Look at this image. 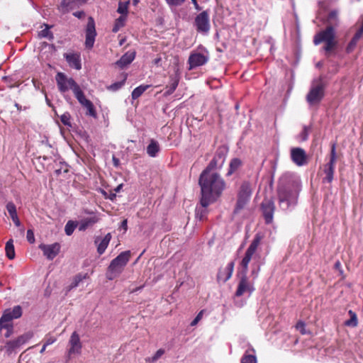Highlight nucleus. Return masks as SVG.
<instances>
[{"label": "nucleus", "instance_id": "59", "mask_svg": "<svg viewBox=\"0 0 363 363\" xmlns=\"http://www.w3.org/2000/svg\"><path fill=\"white\" fill-rule=\"evenodd\" d=\"M46 347H47V345L44 344V345H43V347H42V349L40 350V352L41 354H43V353L45 351Z\"/></svg>", "mask_w": 363, "mask_h": 363}, {"label": "nucleus", "instance_id": "11", "mask_svg": "<svg viewBox=\"0 0 363 363\" xmlns=\"http://www.w3.org/2000/svg\"><path fill=\"white\" fill-rule=\"evenodd\" d=\"M194 24L198 32L207 33L211 27L208 13L204 11L198 14L195 18Z\"/></svg>", "mask_w": 363, "mask_h": 363}, {"label": "nucleus", "instance_id": "29", "mask_svg": "<svg viewBox=\"0 0 363 363\" xmlns=\"http://www.w3.org/2000/svg\"><path fill=\"white\" fill-rule=\"evenodd\" d=\"M242 162L238 158L233 159L229 164V169L227 172V176H230L235 173L241 166Z\"/></svg>", "mask_w": 363, "mask_h": 363}, {"label": "nucleus", "instance_id": "44", "mask_svg": "<svg viewBox=\"0 0 363 363\" xmlns=\"http://www.w3.org/2000/svg\"><path fill=\"white\" fill-rule=\"evenodd\" d=\"M125 78L122 82H116V83L112 84L109 86V89H111L112 91H117V90H118L119 89H121L123 86V84L125 83Z\"/></svg>", "mask_w": 363, "mask_h": 363}, {"label": "nucleus", "instance_id": "34", "mask_svg": "<svg viewBox=\"0 0 363 363\" xmlns=\"http://www.w3.org/2000/svg\"><path fill=\"white\" fill-rule=\"evenodd\" d=\"M149 87V85H140L134 89L132 92L133 99H137L139 98Z\"/></svg>", "mask_w": 363, "mask_h": 363}, {"label": "nucleus", "instance_id": "39", "mask_svg": "<svg viewBox=\"0 0 363 363\" xmlns=\"http://www.w3.org/2000/svg\"><path fill=\"white\" fill-rule=\"evenodd\" d=\"M77 224L75 222L72 220H69L65 227V233L67 235H71L73 233L74 229L77 228Z\"/></svg>", "mask_w": 363, "mask_h": 363}, {"label": "nucleus", "instance_id": "50", "mask_svg": "<svg viewBox=\"0 0 363 363\" xmlns=\"http://www.w3.org/2000/svg\"><path fill=\"white\" fill-rule=\"evenodd\" d=\"M57 340V338L54 336L48 335L45 337V345L47 346L53 344Z\"/></svg>", "mask_w": 363, "mask_h": 363}, {"label": "nucleus", "instance_id": "33", "mask_svg": "<svg viewBox=\"0 0 363 363\" xmlns=\"http://www.w3.org/2000/svg\"><path fill=\"white\" fill-rule=\"evenodd\" d=\"M179 84V78L175 76L174 77L171 78L170 84L167 86V91L165 92L166 95L172 94L175 89H177Z\"/></svg>", "mask_w": 363, "mask_h": 363}, {"label": "nucleus", "instance_id": "63", "mask_svg": "<svg viewBox=\"0 0 363 363\" xmlns=\"http://www.w3.org/2000/svg\"><path fill=\"white\" fill-rule=\"evenodd\" d=\"M121 185L118 186L116 189V191H119L120 189H121Z\"/></svg>", "mask_w": 363, "mask_h": 363}, {"label": "nucleus", "instance_id": "10", "mask_svg": "<svg viewBox=\"0 0 363 363\" xmlns=\"http://www.w3.org/2000/svg\"><path fill=\"white\" fill-rule=\"evenodd\" d=\"M255 291L254 283L249 280L247 272H242V276L238 282L235 296L240 297L245 294L250 296Z\"/></svg>", "mask_w": 363, "mask_h": 363}, {"label": "nucleus", "instance_id": "21", "mask_svg": "<svg viewBox=\"0 0 363 363\" xmlns=\"http://www.w3.org/2000/svg\"><path fill=\"white\" fill-rule=\"evenodd\" d=\"M111 233H107L103 238H96L95 240V244L97 245V252L99 255H102L106 250L111 240Z\"/></svg>", "mask_w": 363, "mask_h": 363}, {"label": "nucleus", "instance_id": "36", "mask_svg": "<svg viewBox=\"0 0 363 363\" xmlns=\"http://www.w3.org/2000/svg\"><path fill=\"white\" fill-rule=\"evenodd\" d=\"M129 4L130 1H119L117 12L127 16Z\"/></svg>", "mask_w": 363, "mask_h": 363}, {"label": "nucleus", "instance_id": "58", "mask_svg": "<svg viewBox=\"0 0 363 363\" xmlns=\"http://www.w3.org/2000/svg\"><path fill=\"white\" fill-rule=\"evenodd\" d=\"M113 160L114 165L118 166V162H119L118 160L113 157Z\"/></svg>", "mask_w": 363, "mask_h": 363}, {"label": "nucleus", "instance_id": "25", "mask_svg": "<svg viewBox=\"0 0 363 363\" xmlns=\"http://www.w3.org/2000/svg\"><path fill=\"white\" fill-rule=\"evenodd\" d=\"M334 171L335 164L328 162L324 165L323 172L325 176L323 178V182H332L333 180Z\"/></svg>", "mask_w": 363, "mask_h": 363}, {"label": "nucleus", "instance_id": "8", "mask_svg": "<svg viewBox=\"0 0 363 363\" xmlns=\"http://www.w3.org/2000/svg\"><path fill=\"white\" fill-rule=\"evenodd\" d=\"M55 79L58 89L62 93H65L69 89H72L74 93L80 88L72 78L67 77L62 72H58L56 74Z\"/></svg>", "mask_w": 363, "mask_h": 363}, {"label": "nucleus", "instance_id": "7", "mask_svg": "<svg viewBox=\"0 0 363 363\" xmlns=\"http://www.w3.org/2000/svg\"><path fill=\"white\" fill-rule=\"evenodd\" d=\"M209 60L208 52L203 49L201 51H193L188 59L189 69L191 70L196 67L204 65Z\"/></svg>", "mask_w": 363, "mask_h": 363}, {"label": "nucleus", "instance_id": "57", "mask_svg": "<svg viewBox=\"0 0 363 363\" xmlns=\"http://www.w3.org/2000/svg\"><path fill=\"white\" fill-rule=\"evenodd\" d=\"M335 267L337 269H339L340 273H342V270H340V267H341V264L339 261L336 262V263L335 264Z\"/></svg>", "mask_w": 363, "mask_h": 363}, {"label": "nucleus", "instance_id": "64", "mask_svg": "<svg viewBox=\"0 0 363 363\" xmlns=\"http://www.w3.org/2000/svg\"><path fill=\"white\" fill-rule=\"evenodd\" d=\"M192 3L193 4H196V1H197L196 0H191Z\"/></svg>", "mask_w": 363, "mask_h": 363}, {"label": "nucleus", "instance_id": "62", "mask_svg": "<svg viewBox=\"0 0 363 363\" xmlns=\"http://www.w3.org/2000/svg\"><path fill=\"white\" fill-rule=\"evenodd\" d=\"M139 3V0H133V4L136 6Z\"/></svg>", "mask_w": 363, "mask_h": 363}, {"label": "nucleus", "instance_id": "5", "mask_svg": "<svg viewBox=\"0 0 363 363\" xmlns=\"http://www.w3.org/2000/svg\"><path fill=\"white\" fill-rule=\"evenodd\" d=\"M22 315V308L16 306L12 308L6 309L0 318V329L4 328L8 329L5 336L9 337L12 332L11 321L13 319L19 318Z\"/></svg>", "mask_w": 363, "mask_h": 363}, {"label": "nucleus", "instance_id": "37", "mask_svg": "<svg viewBox=\"0 0 363 363\" xmlns=\"http://www.w3.org/2000/svg\"><path fill=\"white\" fill-rule=\"evenodd\" d=\"M74 94L80 104L83 106H84V105L89 101L85 97L83 91L80 88L77 91H75Z\"/></svg>", "mask_w": 363, "mask_h": 363}, {"label": "nucleus", "instance_id": "2", "mask_svg": "<svg viewBox=\"0 0 363 363\" xmlns=\"http://www.w3.org/2000/svg\"><path fill=\"white\" fill-rule=\"evenodd\" d=\"M262 239L263 235L261 233H257L255 235L254 239L240 262V267L242 269V272H247L249 264L251 263V274L254 279L257 277L260 266L262 264L260 254L258 252V247Z\"/></svg>", "mask_w": 363, "mask_h": 363}, {"label": "nucleus", "instance_id": "45", "mask_svg": "<svg viewBox=\"0 0 363 363\" xmlns=\"http://www.w3.org/2000/svg\"><path fill=\"white\" fill-rule=\"evenodd\" d=\"M169 6H181L186 0H165Z\"/></svg>", "mask_w": 363, "mask_h": 363}, {"label": "nucleus", "instance_id": "9", "mask_svg": "<svg viewBox=\"0 0 363 363\" xmlns=\"http://www.w3.org/2000/svg\"><path fill=\"white\" fill-rule=\"evenodd\" d=\"M33 336V333L32 332L26 333L18 336L15 340L7 341L4 346L3 350H4L8 354H11L12 352L19 349L22 345L28 342Z\"/></svg>", "mask_w": 363, "mask_h": 363}, {"label": "nucleus", "instance_id": "53", "mask_svg": "<svg viewBox=\"0 0 363 363\" xmlns=\"http://www.w3.org/2000/svg\"><path fill=\"white\" fill-rule=\"evenodd\" d=\"M363 36V32H362L360 30H357L354 35L353 36V38L357 41Z\"/></svg>", "mask_w": 363, "mask_h": 363}, {"label": "nucleus", "instance_id": "13", "mask_svg": "<svg viewBox=\"0 0 363 363\" xmlns=\"http://www.w3.org/2000/svg\"><path fill=\"white\" fill-rule=\"evenodd\" d=\"M96 36L95 22L92 17H89L86 28L85 46L86 48L91 49L93 48Z\"/></svg>", "mask_w": 363, "mask_h": 363}, {"label": "nucleus", "instance_id": "60", "mask_svg": "<svg viewBox=\"0 0 363 363\" xmlns=\"http://www.w3.org/2000/svg\"><path fill=\"white\" fill-rule=\"evenodd\" d=\"M304 130H305V138H304V140L305 139L306 140L307 138H308V128L306 127Z\"/></svg>", "mask_w": 363, "mask_h": 363}, {"label": "nucleus", "instance_id": "28", "mask_svg": "<svg viewBox=\"0 0 363 363\" xmlns=\"http://www.w3.org/2000/svg\"><path fill=\"white\" fill-rule=\"evenodd\" d=\"M327 23L328 26H331L333 28L338 26L339 18L337 11L333 10L330 11L327 18Z\"/></svg>", "mask_w": 363, "mask_h": 363}, {"label": "nucleus", "instance_id": "20", "mask_svg": "<svg viewBox=\"0 0 363 363\" xmlns=\"http://www.w3.org/2000/svg\"><path fill=\"white\" fill-rule=\"evenodd\" d=\"M64 57L71 67L77 70L82 68L80 55L77 53H65Z\"/></svg>", "mask_w": 363, "mask_h": 363}, {"label": "nucleus", "instance_id": "48", "mask_svg": "<svg viewBox=\"0 0 363 363\" xmlns=\"http://www.w3.org/2000/svg\"><path fill=\"white\" fill-rule=\"evenodd\" d=\"M336 161V152H335V145H333L331 153H330V163L335 164Z\"/></svg>", "mask_w": 363, "mask_h": 363}, {"label": "nucleus", "instance_id": "42", "mask_svg": "<svg viewBox=\"0 0 363 363\" xmlns=\"http://www.w3.org/2000/svg\"><path fill=\"white\" fill-rule=\"evenodd\" d=\"M61 122L67 126L71 127V116L68 112L64 113L60 116Z\"/></svg>", "mask_w": 363, "mask_h": 363}, {"label": "nucleus", "instance_id": "55", "mask_svg": "<svg viewBox=\"0 0 363 363\" xmlns=\"http://www.w3.org/2000/svg\"><path fill=\"white\" fill-rule=\"evenodd\" d=\"M121 228H123L125 230H127V220H124L122 221Z\"/></svg>", "mask_w": 363, "mask_h": 363}, {"label": "nucleus", "instance_id": "17", "mask_svg": "<svg viewBox=\"0 0 363 363\" xmlns=\"http://www.w3.org/2000/svg\"><path fill=\"white\" fill-rule=\"evenodd\" d=\"M291 158L292 161L299 167L308 163V157L305 150L301 147H294L291 150Z\"/></svg>", "mask_w": 363, "mask_h": 363}, {"label": "nucleus", "instance_id": "23", "mask_svg": "<svg viewBox=\"0 0 363 363\" xmlns=\"http://www.w3.org/2000/svg\"><path fill=\"white\" fill-rule=\"evenodd\" d=\"M135 57V52L133 50H129L126 52L121 58L118 60L116 65L121 68H124L127 65H130Z\"/></svg>", "mask_w": 363, "mask_h": 363}, {"label": "nucleus", "instance_id": "1", "mask_svg": "<svg viewBox=\"0 0 363 363\" xmlns=\"http://www.w3.org/2000/svg\"><path fill=\"white\" fill-rule=\"evenodd\" d=\"M213 165V160L199 178L201 189V204L204 208L219 197L225 186L223 179L212 169Z\"/></svg>", "mask_w": 363, "mask_h": 363}, {"label": "nucleus", "instance_id": "6", "mask_svg": "<svg viewBox=\"0 0 363 363\" xmlns=\"http://www.w3.org/2000/svg\"><path fill=\"white\" fill-rule=\"evenodd\" d=\"M278 196L280 207L283 210L288 209L291 205H294L297 201V193L284 187H279Z\"/></svg>", "mask_w": 363, "mask_h": 363}, {"label": "nucleus", "instance_id": "26", "mask_svg": "<svg viewBox=\"0 0 363 363\" xmlns=\"http://www.w3.org/2000/svg\"><path fill=\"white\" fill-rule=\"evenodd\" d=\"M6 209L12 219L13 222L16 226H20L21 222L18 218V215L16 213V208L13 203L9 202L6 205Z\"/></svg>", "mask_w": 363, "mask_h": 363}, {"label": "nucleus", "instance_id": "22", "mask_svg": "<svg viewBox=\"0 0 363 363\" xmlns=\"http://www.w3.org/2000/svg\"><path fill=\"white\" fill-rule=\"evenodd\" d=\"M86 1L87 0H62L60 8L64 12L68 11L84 4Z\"/></svg>", "mask_w": 363, "mask_h": 363}, {"label": "nucleus", "instance_id": "18", "mask_svg": "<svg viewBox=\"0 0 363 363\" xmlns=\"http://www.w3.org/2000/svg\"><path fill=\"white\" fill-rule=\"evenodd\" d=\"M234 262H230L225 267H221L218 272V281L225 283L230 279L234 270Z\"/></svg>", "mask_w": 363, "mask_h": 363}, {"label": "nucleus", "instance_id": "46", "mask_svg": "<svg viewBox=\"0 0 363 363\" xmlns=\"http://www.w3.org/2000/svg\"><path fill=\"white\" fill-rule=\"evenodd\" d=\"M357 42H358L357 40H354L352 38L346 48V51L347 52H351L356 47Z\"/></svg>", "mask_w": 363, "mask_h": 363}, {"label": "nucleus", "instance_id": "24", "mask_svg": "<svg viewBox=\"0 0 363 363\" xmlns=\"http://www.w3.org/2000/svg\"><path fill=\"white\" fill-rule=\"evenodd\" d=\"M99 220V218L97 216L84 218L79 222L78 229L79 231H84L87 228L96 223Z\"/></svg>", "mask_w": 363, "mask_h": 363}, {"label": "nucleus", "instance_id": "32", "mask_svg": "<svg viewBox=\"0 0 363 363\" xmlns=\"http://www.w3.org/2000/svg\"><path fill=\"white\" fill-rule=\"evenodd\" d=\"M126 20V16L121 15L120 17H118L115 21L112 31L113 33H117L122 27L125 26Z\"/></svg>", "mask_w": 363, "mask_h": 363}, {"label": "nucleus", "instance_id": "56", "mask_svg": "<svg viewBox=\"0 0 363 363\" xmlns=\"http://www.w3.org/2000/svg\"><path fill=\"white\" fill-rule=\"evenodd\" d=\"M304 327V323L303 322H298L296 325L297 329L302 330Z\"/></svg>", "mask_w": 363, "mask_h": 363}, {"label": "nucleus", "instance_id": "41", "mask_svg": "<svg viewBox=\"0 0 363 363\" xmlns=\"http://www.w3.org/2000/svg\"><path fill=\"white\" fill-rule=\"evenodd\" d=\"M164 354V350L163 349H160L158 350L155 354L151 357H147L146 358V362H155L156 361H157L163 354Z\"/></svg>", "mask_w": 363, "mask_h": 363}, {"label": "nucleus", "instance_id": "30", "mask_svg": "<svg viewBox=\"0 0 363 363\" xmlns=\"http://www.w3.org/2000/svg\"><path fill=\"white\" fill-rule=\"evenodd\" d=\"M160 151V146L157 141L151 140L150 143L147 147V152L150 157H155Z\"/></svg>", "mask_w": 363, "mask_h": 363}, {"label": "nucleus", "instance_id": "43", "mask_svg": "<svg viewBox=\"0 0 363 363\" xmlns=\"http://www.w3.org/2000/svg\"><path fill=\"white\" fill-rule=\"evenodd\" d=\"M39 35L42 38H48L49 39H52L53 38L52 34L50 32L48 28L42 30L39 33Z\"/></svg>", "mask_w": 363, "mask_h": 363}, {"label": "nucleus", "instance_id": "4", "mask_svg": "<svg viewBox=\"0 0 363 363\" xmlns=\"http://www.w3.org/2000/svg\"><path fill=\"white\" fill-rule=\"evenodd\" d=\"M335 28L331 26H328L325 30L318 32L313 38L315 45H319L325 43L324 50L327 52L330 51L336 45Z\"/></svg>", "mask_w": 363, "mask_h": 363}, {"label": "nucleus", "instance_id": "19", "mask_svg": "<svg viewBox=\"0 0 363 363\" xmlns=\"http://www.w3.org/2000/svg\"><path fill=\"white\" fill-rule=\"evenodd\" d=\"M262 208L266 223H272L274 211V203L271 201H267L262 203Z\"/></svg>", "mask_w": 363, "mask_h": 363}, {"label": "nucleus", "instance_id": "16", "mask_svg": "<svg viewBox=\"0 0 363 363\" xmlns=\"http://www.w3.org/2000/svg\"><path fill=\"white\" fill-rule=\"evenodd\" d=\"M69 348L68 350V355H79L82 352V343L80 342L79 335L77 332H74L69 340Z\"/></svg>", "mask_w": 363, "mask_h": 363}, {"label": "nucleus", "instance_id": "61", "mask_svg": "<svg viewBox=\"0 0 363 363\" xmlns=\"http://www.w3.org/2000/svg\"><path fill=\"white\" fill-rule=\"evenodd\" d=\"M194 5L196 9H197V10L200 9L199 6L197 1H196V4H194Z\"/></svg>", "mask_w": 363, "mask_h": 363}, {"label": "nucleus", "instance_id": "38", "mask_svg": "<svg viewBox=\"0 0 363 363\" xmlns=\"http://www.w3.org/2000/svg\"><path fill=\"white\" fill-rule=\"evenodd\" d=\"M349 314L350 315V319L345 322V325L352 327L357 326L358 322L356 313L350 310L349 311Z\"/></svg>", "mask_w": 363, "mask_h": 363}, {"label": "nucleus", "instance_id": "52", "mask_svg": "<svg viewBox=\"0 0 363 363\" xmlns=\"http://www.w3.org/2000/svg\"><path fill=\"white\" fill-rule=\"evenodd\" d=\"M363 36V32H362L360 30H357L354 35L353 36V38L357 41Z\"/></svg>", "mask_w": 363, "mask_h": 363}, {"label": "nucleus", "instance_id": "31", "mask_svg": "<svg viewBox=\"0 0 363 363\" xmlns=\"http://www.w3.org/2000/svg\"><path fill=\"white\" fill-rule=\"evenodd\" d=\"M5 251L6 256L9 259H13L15 257V250L12 239H10L6 243Z\"/></svg>", "mask_w": 363, "mask_h": 363}, {"label": "nucleus", "instance_id": "12", "mask_svg": "<svg viewBox=\"0 0 363 363\" xmlns=\"http://www.w3.org/2000/svg\"><path fill=\"white\" fill-rule=\"evenodd\" d=\"M251 192L250 185L248 183H243L238 194V199L235 208L236 211L244 208L245 204L250 200Z\"/></svg>", "mask_w": 363, "mask_h": 363}, {"label": "nucleus", "instance_id": "40", "mask_svg": "<svg viewBox=\"0 0 363 363\" xmlns=\"http://www.w3.org/2000/svg\"><path fill=\"white\" fill-rule=\"evenodd\" d=\"M84 108H86L87 111H86V114L87 115H89L94 118H96V110L94 107V105L92 104V102L91 101H89L84 106Z\"/></svg>", "mask_w": 363, "mask_h": 363}, {"label": "nucleus", "instance_id": "49", "mask_svg": "<svg viewBox=\"0 0 363 363\" xmlns=\"http://www.w3.org/2000/svg\"><path fill=\"white\" fill-rule=\"evenodd\" d=\"M26 238L30 243H33L35 242V236L32 230H27Z\"/></svg>", "mask_w": 363, "mask_h": 363}, {"label": "nucleus", "instance_id": "3", "mask_svg": "<svg viewBox=\"0 0 363 363\" xmlns=\"http://www.w3.org/2000/svg\"><path fill=\"white\" fill-rule=\"evenodd\" d=\"M130 251L129 250L122 252L111 262L107 272V278L108 279L112 280L122 273L124 267L130 260Z\"/></svg>", "mask_w": 363, "mask_h": 363}, {"label": "nucleus", "instance_id": "35", "mask_svg": "<svg viewBox=\"0 0 363 363\" xmlns=\"http://www.w3.org/2000/svg\"><path fill=\"white\" fill-rule=\"evenodd\" d=\"M88 278V275L87 274H79L77 275H76L73 279H72V283L70 284L69 285V289H74V288H76L77 286H78L79 284L84 279H86Z\"/></svg>", "mask_w": 363, "mask_h": 363}, {"label": "nucleus", "instance_id": "47", "mask_svg": "<svg viewBox=\"0 0 363 363\" xmlns=\"http://www.w3.org/2000/svg\"><path fill=\"white\" fill-rule=\"evenodd\" d=\"M204 311L201 310L196 316V318L193 320V321L191 323V326H195L197 325V323L201 320L203 318Z\"/></svg>", "mask_w": 363, "mask_h": 363}, {"label": "nucleus", "instance_id": "54", "mask_svg": "<svg viewBox=\"0 0 363 363\" xmlns=\"http://www.w3.org/2000/svg\"><path fill=\"white\" fill-rule=\"evenodd\" d=\"M73 14L74 16H76L78 18H81L84 16V13L83 11L74 12Z\"/></svg>", "mask_w": 363, "mask_h": 363}, {"label": "nucleus", "instance_id": "15", "mask_svg": "<svg viewBox=\"0 0 363 363\" xmlns=\"http://www.w3.org/2000/svg\"><path fill=\"white\" fill-rule=\"evenodd\" d=\"M323 97V86L320 83L317 85H313L309 93L307 95V101L311 104H316Z\"/></svg>", "mask_w": 363, "mask_h": 363}, {"label": "nucleus", "instance_id": "14", "mask_svg": "<svg viewBox=\"0 0 363 363\" xmlns=\"http://www.w3.org/2000/svg\"><path fill=\"white\" fill-rule=\"evenodd\" d=\"M43 255L49 260L54 259L60 252L61 245L58 242L52 244H40L39 245Z\"/></svg>", "mask_w": 363, "mask_h": 363}, {"label": "nucleus", "instance_id": "51", "mask_svg": "<svg viewBox=\"0 0 363 363\" xmlns=\"http://www.w3.org/2000/svg\"><path fill=\"white\" fill-rule=\"evenodd\" d=\"M363 36V32H362L360 30H357L354 35L353 36V38L357 41Z\"/></svg>", "mask_w": 363, "mask_h": 363}, {"label": "nucleus", "instance_id": "27", "mask_svg": "<svg viewBox=\"0 0 363 363\" xmlns=\"http://www.w3.org/2000/svg\"><path fill=\"white\" fill-rule=\"evenodd\" d=\"M241 363H257V357L254 349L250 348L245 351L241 359Z\"/></svg>", "mask_w": 363, "mask_h": 363}]
</instances>
